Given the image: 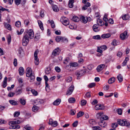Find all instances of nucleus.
Returning a JSON list of instances; mask_svg holds the SVG:
<instances>
[{
  "label": "nucleus",
  "mask_w": 130,
  "mask_h": 130,
  "mask_svg": "<svg viewBox=\"0 0 130 130\" xmlns=\"http://www.w3.org/2000/svg\"><path fill=\"white\" fill-rule=\"evenodd\" d=\"M105 108V106L103 105L98 104L96 105L95 107V108L96 110H98L100 109L103 110Z\"/></svg>",
  "instance_id": "9d476101"
},
{
  "label": "nucleus",
  "mask_w": 130,
  "mask_h": 130,
  "mask_svg": "<svg viewBox=\"0 0 130 130\" xmlns=\"http://www.w3.org/2000/svg\"><path fill=\"white\" fill-rule=\"evenodd\" d=\"M107 46L105 45H103L100 47V48L103 50H105L107 49Z\"/></svg>",
  "instance_id": "4d7b16f0"
},
{
  "label": "nucleus",
  "mask_w": 130,
  "mask_h": 130,
  "mask_svg": "<svg viewBox=\"0 0 130 130\" xmlns=\"http://www.w3.org/2000/svg\"><path fill=\"white\" fill-rule=\"evenodd\" d=\"M52 8L53 11L56 12H57L59 11V9L57 6L55 5L52 6Z\"/></svg>",
  "instance_id": "cd10ccee"
},
{
  "label": "nucleus",
  "mask_w": 130,
  "mask_h": 130,
  "mask_svg": "<svg viewBox=\"0 0 130 130\" xmlns=\"http://www.w3.org/2000/svg\"><path fill=\"white\" fill-rule=\"evenodd\" d=\"M7 42L8 44H9L11 41V37L10 35H8L7 37Z\"/></svg>",
  "instance_id": "e433bc0d"
},
{
  "label": "nucleus",
  "mask_w": 130,
  "mask_h": 130,
  "mask_svg": "<svg viewBox=\"0 0 130 130\" xmlns=\"http://www.w3.org/2000/svg\"><path fill=\"white\" fill-rule=\"evenodd\" d=\"M4 26L5 28L8 30L11 31L12 30L11 26L7 23H4Z\"/></svg>",
  "instance_id": "dca6fc26"
},
{
  "label": "nucleus",
  "mask_w": 130,
  "mask_h": 130,
  "mask_svg": "<svg viewBox=\"0 0 130 130\" xmlns=\"http://www.w3.org/2000/svg\"><path fill=\"white\" fill-rule=\"evenodd\" d=\"M20 112H19L16 111L15 112L14 114V117H18L20 115Z\"/></svg>",
  "instance_id": "6e6d98bb"
},
{
  "label": "nucleus",
  "mask_w": 130,
  "mask_h": 130,
  "mask_svg": "<svg viewBox=\"0 0 130 130\" xmlns=\"http://www.w3.org/2000/svg\"><path fill=\"white\" fill-rule=\"evenodd\" d=\"M38 22L41 29L42 30H43L44 29L43 24L42 22L40 20H38Z\"/></svg>",
  "instance_id": "6ab92c4d"
},
{
  "label": "nucleus",
  "mask_w": 130,
  "mask_h": 130,
  "mask_svg": "<svg viewBox=\"0 0 130 130\" xmlns=\"http://www.w3.org/2000/svg\"><path fill=\"white\" fill-rule=\"evenodd\" d=\"M84 114L83 112L80 111L77 114V117L78 118L82 116Z\"/></svg>",
  "instance_id": "ea45409f"
},
{
  "label": "nucleus",
  "mask_w": 130,
  "mask_h": 130,
  "mask_svg": "<svg viewBox=\"0 0 130 130\" xmlns=\"http://www.w3.org/2000/svg\"><path fill=\"white\" fill-rule=\"evenodd\" d=\"M111 36V35L109 34H107L102 35L101 37L103 38H108Z\"/></svg>",
  "instance_id": "5701e85b"
},
{
  "label": "nucleus",
  "mask_w": 130,
  "mask_h": 130,
  "mask_svg": "<svg viewBox=\"0 0 130 130\" xmlns=\"http://www.w3.org/2000/svg\"><path fill=\"white\" fill-rule=\"evenodd\" d=\"M128 37L127 32L126 31H125L124 33L121 34L120 35V38L123 40L126 39Z\"/></svg>",
  "instance_id": "9b49d317"
},
{
  "label": "nucleus",
  "mask_w": 130,
  "mask_h": 130,
  "mask_svg": "<svg viewBox=\"0 0 130 130\" xmlns=\"http://www.w3.org/2000/svg\"><path fill=\"white\" fill-rule=\"evenodd\" d=\"M39 52V50L37 49L36 50L34 54V63L35 65H38L39 63V59L37 57V55L38 54Z\"/></svg>",
  "instance_id": "20e7f679"
},
{
  "label": "nucleus",
  "mask_w": 130,
  "mask_h": 130,
  "mask_svg": "<svg viewBox=\"0 0 130 130\" xmlns=\"http://www.w3.org/2000/svg\"><path fill=\"white\" fill-rule=\"evenodd\" d=\"M61 102V100L59 99H57L53 103V104L54 105H58Z\"/></svg>",
  "instance_id": "a211bd4d"
},
{
  "label": "nucleus",
  "mask_w": 130,
  "mask_h": 130,
  "mask_svg": "<svg viewBox=\"0 0 130 130\" xmlns=\"http://www.w3.org/2000/svg\"><path fill=\"white\" fill-rule=\"evenodd\" d=\"M24 128L26 130H33V128L29 125H27L25 126Z\"/></svg>",
  "instance_id": "473e14b6"
},
{
  "label": "nucleus",
  "mask_w": 130,
  "mask_h": 130,
  "mask_svg": "<svg viewBox=\"0 0 130 130\" xmlns=\"http://www.w3.org/2000/svg\"><path fill=\"white\" fill-rule=\"evenodd\" d=\"M51 24L52 28H54L55 27V26L54 24V22L52 20L51 21Z\"/></svg>",
  "instance_id": "603ef678"
},
{
  "label": "nucleus",
  "mask_w": 130,
  "mask_h": 130,
  "mask_svg": "<svg viewBox=\"0 0 130 130\" xmlns=\"http://www.w3.org/2000/svg\"><path fill=\"white\" fill-rule=\"evenodd\" d=\"M108 117L106 115H103L100 118L101 121H103V120H106L108 119Z\"/></svg>",
  "instance_id": "a878e982"
},
{
  "label": "nucleus",
  "mask_w": 130,
  "mask_h": 130,
  "mask_svg": "<svg viewBox=\"0 0 130 130\" xmlns=\"http://www.w3.org/2000/svg\"><path fill=\"white\" fill-rule=\"evenodd\" d=\"M89 123L90 124L91 126H92L93 125H95L96 124L94 120L91 119L89 120Z\"/></svg>",
  "instance_id": "aec40b11"
},
{
  "label": "nucleus",
  "mask_w": 130,
  "mask_h": 130,
  "mask_svg": "<svg viewBox=\"0 0 130 130\" xmlns=\"http://www.w3.org/2000/svg\"><path fill=\"white\" fill-rule=\"evenodd\" d=\"M93 29L94 31L95 32L98 31L99 30L98 27L97 26V25L96 24L93 25Z\"/></svg>",
  "instance_id": "412c9836"
},
{
  "label": "nucleus",
  "mask_w": 130,
  "mask_h": 130,
  "mask_svg": "<svg viewBox=\"0 0 130 130\" xmlns=\"http://www.w3.org/2000/svg\"><path fill=\"white\" fill-rule=\"evenodd\" d=\"M55 70L57 72H59L60 71V69L58 67H55Z\"/></svg>",
  "instance_id": "0e129e2a"
},
{
  "label": "nucleus",
  "mask_w": 130,
  "mask_h": 130,
  "mask_svg": "<svg viewBox=\"0 0 130 130\" xmlns=\"http://www.w3.org/2000/svg\"><path fill=\"white\" fill-rule=\"evenodd\" d=\"M7 78L6 77H5L4 79L3 82V86L4 88L5 87L7 86Z\"/></svg>",
  "instance_id": "b1692460"
},
{
  "label": "nucleus",
  "mask_w": 130,
  "mask_h": 130,
  "mask_svg": "<svg viewBox=\"0 0 130 130\" xmlns=\"http://www.w3.org/2000/svg\"><path fill=\"white\" fill-rule=\"evenodd\" d=\"M32 110L34 111H37L38 109V107L36 106H34L32 108Z\"/></svg>",
  "instance_id": "de8ad7c7"
},
{
  "label": "nucleus",
  "mask_w": 130,
  "mask_h": 130,
  "mask_svg": "<svg viewBox=\"0 0 130 130\" xmlns=\"http://www.w3.org/2000/svg\"><path fill=\"white\" fill-rule=\"evenodd\" d=\"M93 38L94 39H101V37L100 35H97L93 36Z\"/></svg>",
  "instance_id": "5fc2aeb1"
},
{
  "label": "nucleus",
  "mask_w": 130,
  "mask_h": 130,
  "mask_svg": "<svg viewBox=\"0 0 130 130\" xmlns=\"http://www.w3.org/2000/svg\"><path fill=\"white\" fill-rule=\"evenodd\" d=\"M32 69L30 68H28L26 70V76L27 77H30L31 75L32 74Z\"/></svg>",
  "instance_id": "f8f14e48"
},
{
  "label": "nucleus",
  "mask_w": 130,
  "mask_h": 130,
  "mask_svg": "<svg viewBox=\"0 0 130 130\" xmlns=\"http://www.w3.org/2000/svg\"><path fill=\"white\" fill-rule=\"evenodd\" d=\"M95 85V83H91L88 85V87L90 88H92Z\"/></svg>",
  "instance_id": "49530a36"
},
{
  "label": "nucleus",
  "mask_w": 130,
  "mask_h": 130,
  "mask_svg": "<svg viewBox=\"0 0 130 130\" xmlns=\"http://www.w3.org/2000/svg\"><path fill=\"white\" fill-rule=\"evenodd\" d=\"M15 25L17 27H19L21 26V22L19 21L16 22L15 23Z\"/></svg>",
  "instance_id": "a18cd8bd"
},
{
  "label": "nucleus",
  "mask_w": 130,
  "mask_h": 130,
  "mask_svg": "<svg viewBox=\"0 0 130 130\" xmlns=\"http://www.w3.org/2000/svg\"><path fill=\"white\" fill-rule=\"evenodd\" d=\"M86 72V71L85 70H82L76 72L75 73V74L77 77V79L79 78V77L83 75Z\"/></svg>",
  "instance_id": "39448f33"
},
{
  "label": "nucleus",
  "mask_w": 130,
  "mask_h": 130,
  "mask_svg": "<svg viewBox=\"0 0 130 130\" xmlns=\"http://www.w3.org/2000/svg\"><path fill=\"white\" fill-rule=\"evenodd\" d=\"M118 126V124L117 123H113L112 124L111 127L113 128H115Z\"/></svg>",
  "instance_id": "09e8293b"
},
{
  "label": "nucleus",
  "mask_w": 130,
  "mask_h": 130,
  "mask_svg": "<svg viewBox=\"0 0 130 130\" xmlns=\"http://www.w3.org/2000/svg\"><path fill=\"white\" fill-rule=\"evenodd\" d=\"M9 103L12 105H15L17 104V103L15 101L11 100L9 101Z\"/></svg>",
  "instance_id": "c9c22d12"
},
{
  "label": "nucleus",
  "mask_w": 130,
  "mask_h": 130,
  "mask_svg": "<svg viewBox=\"0 0 130 130\" xmlns=\"http://www.w3.org/2000/svg\"><path fill=\"white\" fill-rule=\"evenodd\" d=\"M60 50L59 48L55 49L52 53V55L54 56H56L59 54Z\"/></svg>",
  "instance_id": "ddd939ff"
},
{
  "label": "nucleus",
  "mask_w": 130,
  "mask_h": 130,
  "mask_svg": "<svg viewBox=\"0 0 130 130\" xmlns=\"http://www.w3.org/2000/svg\"><path fill=\"white\" fill-rule=\"evenodd\" d=\"M31 92L33 95L34 96H36L38 95V93L36 91H35V90H31Z\"/></svg>",
  "instance_id": "58836bf2"
},
{
  "label": "nucleus",
  "mask_w": 130,
  "mask_h": 130,
  "mask_svg": "<svg viewBox=\"0 0 130 130\" xmlns=\"http://www.w3.org/2000/svg\"><path fill=\"white\" fill-rule=\"evenodd\" d=\"M103 112H100L98 113L97 114L96 116L97 117L99 118L101 116H102V115H103Z\"/></svg>",
  "instance_id": "13d9d810"
},
{
  "label": "nucleus",
  "mask_w": 130,
  "mask_h": 130,
  "mask_svg": "<svg viewBox=\"0 0 130 130\" xmlns=\"http://www.w3.org/2000/svg\"><path fill=\"white\" fill-rule=\"evenodd\" d=\"M51 72V69L50 68H46L45 70V72L46 74H48Z\"/></svg>",
  "instance_id": "79ce46f5"
},
{
  "label": "nucleus",
  "mask_w": 130,
  "mask_h": 130,
  "mask_svg": "<svg viewBox=\"0 0 130 130\" xmlns=\"http://www.w3.org/2000/svg\"><path fill=\"white\" fill-rule=\"evenodd\" d=\"M105 65L104 64H102L98 66L96 70L98 72H100L102 71L104 68Z\"/></svg>",
  "instance_id": "2eb2a0df"
},
{
  "label": "nucleus",
  "mask_w": 130,
  "mask_h": 130,
  "mask_svg": "<svg viewBox=\"0 0 130 130\" xmlns=\"http://www.w3.org/2000/svg\"><path fill=\"white\" fill-rule=\"evenodd\" d=\"M85 96H86V97L88 98H89L91 96L90 93L89 92H87L86 93Z\"/></svg>",
  "instance_id": "69168bd1"
},
{
  "label": "nucleus",
  "mask_w": 130,
  "mask_h": 130,
  "mask_svg": "<svg viewBox=\"0 0 130 130\" xmlns=\"http://www.w3.org/2000/svg\"><path fill=\"white\" fill-rule=\"evenodd\" d=\"M129 17L128 14H125L122 17V18L124 20H127L129 18Z\"/></svg>",
  "instance_id": "c85d7f7f"
},
{
  "label": "nucleus",
  "mask_w": 130,
  "mask_h": 130,
  "mask_svg": "<svg viewBox=\"0 0 130 130\" xmlns=\"http://www.w3.org/2000/svg\"><path fill=\"white\" fill-rule=\"evenodd\" d=\"M48 124L51 125L52 126L55 127L58 125V123L56 121H53V120L51 119H50L49 120V122Z\"/></svg>",
  "instance_id": "6e6552de"
},
{
  "label": "nucleus",
  "mask_w": 130,
  "mask_h": 130,
  "mask_svg": "<svg viewBox=\"0 0 130 130\" xmlns=\"http://www.w3.org/2000/svg\"><path fill=\"white\" fill-rule=\"evenodd\" d=\"M23 89L22 87L19 86L16 89L15 91V94L16 95H20L22 93Z\"/></svg>",
  "instance_id": "0eeeda50"
},
{
  "label": "nucleus",
  "mask_w": 130,
  "mask_h": 130,
  "mask_svg": "<svg viewBox=\"0 0 130 130\" xmlns=\"http://www.w3.org/2000/svg\"><path fill=\"white\" fill-rule=\"evenodd\" d=\"M29 77H30V82H32L34 81L35 79V76L34 75H33L32 74L30 75Z\"/></svg>",
  "instance_id": "c03bdc74"
},
{
  "label": "nucleus",
  "mask_w": 130,
  "mask_h": 130,
  "mask_svg": "<svg viewBox=\"0 0 130 130\" xmlns=\"http://www.w3.org/2000/svg\"><path fill=\"white\" fill-rule=\"evenodd\" d=\"M72 19L73 21L76 22H77L79 20V18L78 17L76 16H73Z\"/></svg>",
  "instance_id": "393cba45"
},
{
  "label": "nucleus",
  "mask_w": 130,
  "mask_h": 130,
  "mask_svg": "<svg viewBox=\"0 0 130 130\" xmlns=\"http://www.w3.org/2000/svg\"><path fill=\"white\" fill-rule=\"evenodd\" d=\"M81 21L84 23H86L88 21V17H85L83 16H82L80 17Z\"/></svg>",
  "instance_id": "4468645a"
},
{
  "label": "nucleus",
  "mask_w": 130,
  "mask_h": 130,
  "mask_svg": "<svg viewBox=\"0 0 130 130\" xmlns=\"http://www.w3.org/2000/svg\"><path fill=\"white\" fill-rule=\"evenodd\" d=\"M6 107L4 106L0 105V111H2L4 109L6 108Z\"/></svg>",
  "instance_id": "e2e57ef3"
},
{
  "label": "nucleus",
  "mask_w": 130,
  "mask_h": 130,
  "mask_svg": "<svg viewBox=\"0 0 130 130\" xmlns=\"http://www.w3.org/2000/svg\"><path fill=\"white\" fill-rule=\"evenodd\" d=\"M26 32L27 34L24 36L22 41V44L24 46H26L29 42V38L32 39L34 36L33 31L31 29L26 31Z\"/></svg>",
  "instance_id": "f257e3e1"
},
{
  "label": "nucleus",
  "mask_w": 130,
  "mask_h": 130,
  "mask_svg": "<svg viewBox=\"0 0 130 130\" xmlns=\"http://www.w3.org/2000/svg\"><path fill=\"white\" fill-rule=\"evenodd\" d=\"M118 124L122 126H125L129 127H130V124L125 120H121L120 119L118 120Z\"/></svg>",
  "instance_id": "7ed1b4c3"
},
{
  "label": "nucleus",
  "mask_w": 130,
  "mask_h": 130,
  "mask_svg": "<svg viewBox=\"0 0 130 130\" xmlns=\"http://www.w3.org/2000/svg\"><path fill=\"white\" fill-rule=\"evenodd\" d=\"M117 111L118 114L119 115H121L122 114V110L121 109H118L117 110Z\"/></svg>",
  "instance_id": "774afa93"
},
{
  "label": "nucleus",
  "mask_w": 130,
  "mask_h": 130,
  "mask_svg": "<svg viewBox=\"0 0 130 130\" xmlns=\"http://www.w3.org/2000/svg\"><path fill=\"white\" fill-rule=\"evenodd\" d=\"M20 102L22 105H25L26 103V101L25 100L22 98L20 99Z\"/></svg>",
  "instance_id": "4c0bfd02"
},
{
  "label": "nucleus",
  "mask_w": 130,
  "mask_h": 130,
  "mask_svg": "<svg viewBox=\"0 0 130 130\" xmlns=\"http://www.w3.org/2000/svg\"><path fill=\"white\" fill-rule=\"evenodd\" d=\"M24 30L23 29H21L20 32L18 30L17 31V32L18 33V35H21L24 32Z\"/></svg>",
  "instance_id": "3c124183"
},
{
  "label": "nucleus",
  "mask_w": 130,
  "mask_h": 130,
  "mask_svg": "<svg viewBox=\"0 0 130 130\" xmlns=\"http://www.w3.org/2000/svg\"><path fill=\"white\" fill-rule=\"evenodd\" d=\"M101 122L99 123V125L102 127H104L106 125V124L103 121H101Z\"/></svg>",
  "instance_id": "f704fd0d"
},
{
  "label": "nucleus",
  "mask_w": 130,
  "mask_h": 130,
  "mask_svg": "<svg viewBox=\"0 0 130 130\" xmlns=\"http://www.w3.org/2000/svg\"><path fill=\"white\" fill-rule=\"evenodd\" d=\"M69 102L70 103H74L75 101V99L73 98H70L68 100Z\"/></svg>",
  "instance_id": "c756f323"
},
{
  "label": "nucleus",
  "mask_w": 130,
  "mask_h": 130,
  "mask_svg": "<svg viewBox=\"0 0 130 130\" xmlns=\"http://www.w3.org/2000/svg\"><path fill=\"white\" fill-rule=\"evenodd\" d=\"M97 23L98 25H99L101 26H102L104 24L103 23V21L101 19H98L97 20Z\"/></svg>",
  "instance_id": "4be33fe9"
},
{
  "label": "nucleus",
  "mask_w": 130,
  "mask_h": 130,
  "mask_svg": "<svg viewBox=\"0 0 130 130\" xmlns=\"http://www.w3.org/2000/svg\"><path fill=\"white\" fill-rule=\"evenodd\" d=\"M92 127L95 130H100L101 129L99 126H95Z\"/></svg>",
  "instance_id": "338daca9"
},
{
  "label": "nucleus",
  "mask_w": 130,
  "mask_h": 130,
  "mask_svg": "<svg viewBox=\"0 0 130 130\" xmlns=\"http://www.w3.org/2000/svg\"><path fill=\"white\" fill-rule=\"evenodd\" d=\"M72 78L71 77H69L66 78L65 80L68 82H71L72 80Z\"/></svg>",
  "instance_id": "a19ab883"
},
{
  "label": "nucleus",
  "mask_w": 130,
  "mask_h": 130,
  "mask_svg": "<svg viewBox=\"0 0 130 130\" xmlns=\"http://www.w3.org/2000/svg\"><path fill=\"white\" fill-rule=\"evenodd\" d=\"M74 88V87L72 85L70 87L68 90L67 91L66 95H70L73 92Z\"/></svg>",
  "instance_id": "1a4fd4ad"
},
{
  "label": "nucleus",
  "mask_w": 130,
  "mask_h": 130,
  "mask_svg": "<svg viewBox=\"0 0 130 130\" xmlns=\"http://www.w3.org/2000/svg\"><path fill=\"white\" fill-rule=\"evenodd\" d=\"M117 79L120 82H121L123 80V77L121 74H119L117 77Z\"/></svg>",
  "instance_id": "bb28decb"
},
{
  "label": "nucleus",
  "mask_w": 130,
  "mask_h": 130,
  "mask_svg": "<svg viewBox=\"0 0 130 130\" xmlns=\"http://www.w3.org/2000/svg\"><path fill=\"white\" fill-rule=\"evenodd\" d=\"M70 65L71 67H76L78 66V63L77 62H72L70 63Z\"/></svg>",
  "instance_id": "2f4dec72"
},
{
  "label": "nucleus",
  "mask_w": 130,
  "mask_h": 130,
  "mask_svg": "<svg viewBox=\"0 0 130 130\" xmlns=\"http://www.w3.org/2000/svg\"><path fill=\"white\" fill-rule=\"evenodd\" d=\"M19 74L21 75H23L25 73L24 68L22 67L20 68L19 70Z\"/></svg>",
  "instance_id": "f3484780"
},
{
  "label": "nucleus",
  "mask_w": 130,
  "mask_h": 130,
  "mask_svg": "<svg viewBox=\"0 0 130 130\" xmlns=\"http://www.w3.org/2000/svg\"><path fill=\"white\" fill-rule=\"evenodd\" d=\"M60 21L65 26H67L69 24V21L68 19L64 17H61Z\"/></svg>",
  "instance_id": "423d86ee"
},
{
  "label": "nucleus",
  "mask_w": 130,
  "mask_h": 130,
  "mask_svg": "<svg viewBox=\"0 0 130 130\" xmlns=\"http://www.w3.org/2000/svg\"><path fill=\"white\" fill-rule=\"evenodd\" d=\"M62 37L61 36H57L55 38V40L57 42H59L60 41H61L62 39Z\"/></svg>",
  "instance_id": "7c9ffc66"
},
{
  "label": "nucleus",
  "mask_w": 130,
  "mask_h": 130,
  "mask_svg": "<svg viewBox=\"0 0 130 130\" xmlns=\"http://www.w3.org/2000/svg\"><path fill=\"white\" fill-rule=\"evenodd\" d=\"M111 45L113 46H116L117 45V41L115 39H114L111 43Z\"/></svg>",
  "instance_id": "8fccbe9b"
},
{
  "label": "nucleus",
  "mask_w": 130,
  "mask_h": 130,
  "mask_svg": "<svg viewBox=\"0 0 130 130\" xmlns=\"http://www.w3.org/2000/svg\"><path fill=\"white\" fill-rule=\"evenodd\" d=\"M87 103L86 101L85 100H83L81 101V104L82 105H85Z\"/></svg>",
  "instance_id": "864d4df0"
},
{
  "label": "nucleus",
  "mask_w": 130,
  "mask_h": 130,
  "mask_svg": "<svg viewBox=\"0 0 130 130\" xmlns=\"http://www.w3.org/2000/svg\"><path fill=\"white\" fill-rule=\"evenodd\" d=\"M23 121H20L17 120L15 121H13L10 122L9 124L10 126L9 127L10 129H18L20 128V126L17 124H19L21 122H23Z\"/></svg>",
  "instance_id": "f03ea898"
},
{
  "label": "nucleus",
  "mask_w": 130,
  "mask_h": 130,
  "mask_svg": "<svg viewBox=\"0 0 130 130\" xmlns=\"http://www.w3.org/2000/svg\"><path fill=\"white\" fill-rule=\"evenodd\" d=\"M115 79L114 77H112L110 78L108 81L109 84H111L113 83L115 81Z\"/></svg>",
  "instance_id": "72a5a7b5"
},
{
  "label": "nucleus",
  "mask_w": 130,
  "mask_h": 130,
  "mask_svg": "<svg viewBox=\"0 0 130 130\" xmlns=\"http://www.w3.org/2000/svg\"><path fill=\"white\" fill-rule=\"evenodd\" d=\"M107 14H105L103 18V20L105 22L108 21V19L107 18Z\"/></svg>",
  "instance_id": "37998d69"
},
{
  "label": "nucleus",
  "mask_w": 130,
  "mask_h": 130,
  "mask_svg": "<svg viewBox=\"0 0 130 130\" xmlns=\"http://www.w3.org/2000/svg\"><path fill=\"white\" fill-rule=\"evenodd\" d=\"M109 87V85H106L103 87V89L104 90H108Z\"/></svg>",
  "instance_id": "680f3d73"
},
{
  "label": "nucleus",
  "mask_w": 130,
  "mask_h": 130,
  "mask_svg": "<svg viewBox=\"0 0 130 130\" xmlns=\"http://www.w3.org/2000/svg\"><path fill=\"white\" fill-rule=\"evenodd\" d=\"M14 1L15 4L18 5L20 4L21 0H14Z\"/></svg>",
  "instance_id": "bf43d9fd"
},
{
  "label": "nucleus",
  "mask_w": 130,
  "mask_h": 130,
  "mask_svg": "<svg viewBox=\"0 0 130 130\" xmlns=\"http://www.w3.org/2000/svg\"><path fill=\"white\" fill-rule=\"evenodd\" d=\"M14 94H15V93L11 92L9 93L8 94V96L9 97H12L14 95Z\"/></svg>",
  "instance_id": "052dcab7"
}]
</instances>
